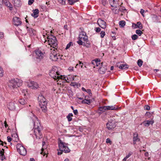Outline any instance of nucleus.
I'll return each mask as SVG.
<instances>
[{"mask_svg": "<svg viewBox=\"0 0 161 161\" xmlns=\"http://www.w3.org/2000/svg\"><path fill=\"white\" fill-rule=\"evenodd\" d=\"M67 145L68 143L63 142L60 139L58 140V145L59 149L57 150L58 155H61L63 152L67 153L70 152V150L69 148Z\"/></svg>", "mask_w": 161, "mask_h": 161, "instance_id": "obj_1", "label": "nucleus"}, {"mask_svg": "<svg viewBox=\"0 0 161 161\" xmlns=\"http://www.w3.org/2000/svg\"><path fill=\"white\" fill-rule=\"evenodd\" d=\"M35 118L37 119V121L34 122V135L36 139H40L42 137V134L41 132L42 127L41 124L36 117Z\"/></svg>", "mask_w": 161, "mask_h": 161, "instance_id": "obj_2", "label": "nucleus"}, {"mask_svg": "<svg viewBox=\"0 0 161 161\" xmlns=\"http://www.w3.org/2000/svg\"><path fill=\"white\" fill-rule=\"evenodd\" d=\"M22 85V81L18 78H13L9 80V87L12 90H18L17 88Z\"/></svg>", "mask_w": 161, "mask_h": 161, "instance_id": "obj_3", "label": "nucleus"}, {"mask_svg": "<svg viewBox=\"0 0 161 161\" xmlns=\"http://www.w3.org/2000/svg\"><path fill=\"white\" fill-rule=\"evenodd\" d=\"M38 98L40 106L42 111L44 113L46 112L47 110V103L46 98L41 94L39 95Z\"/></svg>", "mask_w": 161, "mask_h": 161, "instance_id": "obj_4", "label": "nucleus"}, {"mask_svg": "<svg viewBox=\"0 0 161 161\" xmlns=\"http://www.w3.org/2000/svg\"><path fill=\"white\" fill-rule=\"evenodd\" d=\"M47 40H46L45 42L47 41L48 44L50 45L51 47L56 48L58 47L57 40L56 37L54 35L50 34L47 37Z\"/></svg>", "mask_w": 161, "mask_h": 161, "instance_id": "obj_5", "label": "nucleus"}, {"mask_svg": "<svg viewBox=\"0 0 161 161\" xmlns=\"http://www.w3.org/2000/svg\"><path fill=\"white\" fill-rule=\"evenodd\" d=\"M57 73V68L56 67L54 66L49 72V75L51 77L54 79H61V76H56V73Z\"/></svg>", "mask_w": 161, "mask_h": 161, "instance_id": "obj_6", "label": "nucleus"}, {"mask_svg": "<svg viewBox=\"0 0 161 161\" xmlns=\"http://www.w3.org/2000/svg\"><path fill=\"white\" fill-rule=\"evenodd\" d=\"M17 151L21 155L25 156L27 153L26 149L21 144H18L16 145Z\"/></svg>", "mask_w": 161, "mask_h": 161, "instance_id": "obj_7", "label": "nucleus"}, {"mask_svg": "<svg viewBox=\"0 0 161 161\" xmlns=\"http://www.w3.org/2000/svg\"><path fill=\"white\" fill-rule=\"evenodd\" d=\"M49 58L52 61H57L58 58L57 55V54L55 50H53L50 53Z\"/></svg>", "mask_w": 161, "mask_h": 161, "instance_id": "obj_8", "label": "nucleus"}, {"mask_svg": "<svg viewBox=\"0 0 161 161\" xmlns=\"http://www.w3.org/2000/svg\"><path fill=\"white\" fill-rule=\"evenodd\" d=\"M106 126L108 130H112L116 127L115 121H108L106 124Z\"/></svg>", "mask_w": 161, "mask_h": 161, "instance_id": "obj_9", "label": "nucleus"}, {"mask_svg": "<svg viewBox=\"0 0 161 161\" xmlns=\"http://www.w3.org/2000/svg\"><path fill=\"white\" fill-rule=\"evenodd\" d=\"M107 69L105 65H103V62L101 63V66H99L98 71L101 74H104Z\"/></svg>", "mask_w": 161, "mask_h": 161, "instance_id": "obj_10", "label": "nucleus"}, {"mask_svg": "<svg viewBox=\"0 0 161 161\" xmlns=\"http://www.w3.org/2000/svg\"><path fill=\"white\" fill-rule=\"evenodd\" d=\"M99 25L101 28L105 29L106 27V24L105 21L101 19H99L97 21Z\"/></svg>", "mask_w": 161, "mask_h": 161, "instance_id": "obj_11", "label": "nucleus"}, {"mask_svg": "<svg viewBox=\"0 0 161 161\" xmlns=\"http://www.w3.org/2000/svg\"><path fill=\"white\" fill-rule=\"evenodd\" d=\"M36 54L37 55L36 58L37 59H41L44 57V54L40 50H38L35 51Z\"/></svg>", "mask_w": 161, "mask_h": 161, "instance_id": "obj_12", "label": "nucleus"}, {"mask_svg": "<svg viewBox=\"0 0 161 161\" xmlns=\"http://www.w3.org/2000/svg\"><path fill=\"white\" fill-rule=\"evenodd\" d=\"M13 21L14 25L16 26L20 25L22 23L20 19L17 17H14L13 18Z\"/></svg>", "mask_w": 161, "mask_h": 161, "instance_id": "obj_13", "label": "nucleus"}, {"mask_svg": "<svg viewBox=\"0 0 161 161\" xmlns=\"http://www.w3.org/2000/svg\"><path fill=\"white\" fill-rule=\"evenodd\" d=\"M133 140V143L134 144H135L136 143V142L140 141V139L138 137V134L137 133L135 132L134 133Z\"/></svg>", "mask_w": 161, "mask_h": 161, "instance_id": "obj_14", "label": "nucleus"}, {"mask_svg": "<svg viewBox=\"0 0 161 161\" xmlns=\"http://www.w3.org/2000/svg\"><path fill=\"white\" fill-rule=\"evenodd\" d=\"M83 95L85 97V99L81 101V103L89 105L92 102V100L88 99L87 98V97L85 96L84 94Z\"/></svg>", "mask_w": 161, "mask_h": 161, "instance_id": "obj_15", "label": "nucleus"}, {"mask_svg": "<svg viewBox=\"0 0 161 161\" xmlns=\"http://www.w3.org/2000/svg\"><path fill=\"white\" fill-rule=\"evenodd\" d=\"M109 3L111 7L116 8L118 5V2L116 0H108Z\"/></svg>", "mask_w": 161, "mask_h": 161, "instance_id": "obj_16", "label": "nucleus"}, {"mask_svg": "<svg viewBox=\"0 0 161 161\" xmlns=\"http://www.w3.org/2000/svg\"><path fill=\"white\" fill-rule=\"evenodd\" d=\"M154 123L153 120L152 119L151 120H146L144 121L140 125H142L143 123L144 126H148L150 124L152 125Z\"/></svg>", "mask_w": 161, "mask_h": 161, "instance_id": "obj_17", "label": "nucleus"}, {"mask_svg": "<svg viewBox=\"0 0 161 161\" xmlns=\"http://www.w3.org/2000/svg\"><path fill=\"white\" fill-rule=\"evenodd\" d=\"M8 109L11 110H13L15 109L16 106L13 102H10L8 105Z\"/></svg>", "mask_w": 161, "mask_h": 161, "instance_id": "obj_18", "label": "nucleus"}, {"mask_svg": "<svg viewBox=\"0 0 161 161\" xmlns=\"http://www.w3.org/2000/svg\"><path fill=\"white\" fill-rule=\"evenodd\" d=\"M104 108H106V110H117L118 109V108L117 106H106Z\"/></svg>", "mask_w": 161, "mask_h": 161, "instance_id": "obj_19", "label": "nucleus"}, {"mask_svg": "<svg viewBox=\"0 0 161 161\" xmlns=\"http://www.w3.org/2000/svg\"><path fill=\"white\" fill-rule=\"evenodd\" d=\"M33 13L31 14V16L33 17L34 18H37L38 16L39 11L37 9H36L33 10Z\"/></svg>", "mask_w": 161, "mask_h": 161, "instance_id": "obj_20", "label": "nucleus"}, {"mask_svg": "<svg viewBox=\"0 0 161 161\" xmlns=\"http://www.w3.org/2000/svg\"><path fill=\"white\" fill-rule=\"evenodd\" d=\"M27 30L28 32L29 33L31 36H33L35 34L36 31L32 28H29L28 27H26Z\"/></svg>", "mask_w": 161, "mask_h": 161, "instance_id": "obj_21", "label": "nucleus"}, {"mask_svg": "<svg viewBox=\"0 0 161 161\" xmlns=\"http://www.w3.org/2000/svg\"><path fill=\"white\" fill-rule=\"evenodd\" d=\"M152 21L154 22H160L158 17L155 14L152 15Z\"/></svg>", "mask_w": 161, "mask_h": 161, "instance_id": "obj_22", "label": "nucleus"}, {"mask_svg": "<svg viewBox=\"0 0 161 161\" xmlns=\"http://www.w3.org/2000/svg\"><path fill=\"white\" fill-rule=\"evenodd\" d=\"M134 25L136 27V28H138L140 29H142L143 28L142 25L141 23L140 22H138L136 24L133 23L132 24V26Z\"/></svg>", "mask_w": 161, "mask_h": 161, "instance_id": "obj_23", "label": "nucleus"}, {"mask_svg": "<svg viewBox=\"0 0 161 161\" xmlns=\"http://www.w3.org/2000/svg\"><path fill=\"white\" fill-rule=\"evenodd\" d=\"M13 3L14 6L17 7H19L21 5L20 0H14Z\"/></svg>", "mask_w": 161, "mask_h": 161, "instance_id": "obj_24", "label": "nucleus"}, {"mask_svg": "<svg viewBox=\"0 0 161 161\" xmlns=\"http://www.w3.org/2000/svg\"><path fill=\"white\" fill-rule=\"evenodd\" d=\"M3 2L5 6H7L8 7H9L10 10H12L13 8L12 5L8 0H3Z\"/></svg>", "mask_w": 161, "mask_h": 161, "instance_id": "obj_25", "label": "nucleus"}, {"mask_svg": "<svg viewBox=\"0 0 161 161\" xmlns=\"http://www.w3.org/2000/svg\"><path fill=\"white\" fill-rule=\"evenodd\" d=\"M106 106H103V107H99L98 110V113L99 115H100L103 112H105L106 110V108H104Z\"/></svg>", "mask_w": 161, "mask_h": 161, "instance_id": "obj_26", "label": "nucleus"}, {"mask_svg": "<svg viewBox=\"0 0 161 161\" xmlns=\"http://www.w3.org/2000/svg\"><path fill=\"white\" fill-rule=\"evenodd\" d=\"M129 66L126 64H121L118 67L120 69H125L129 68Z\"/></svg>", "mask_w": 161, "mask_h": 161, "instance_id": "obj_27", "label": "nucleus"}, {"mask_svg": "<svg viewBox=\"0 0 161 161\" xmlns=\"http://www.w3.org/2000/svg\"><path fill=\"white\" fill-rule=\"evenodd\" d=\"M73 116V114L71 113H69L67 116L66 118L68 119V120L69 122H70L72 120V118L71 117Z\"/></svg>", "mask_w": 161, "mask_h": 161, "instance_id": "obj_28", "label": "nucleus"}, {"mask_svg": "<svg viewBox=\"0 0 161 161\" xmlns=\"http://www.w3.org/2000/svg\"><path fill=\"white\" fill-rule=\"evenodd\" d=\"M19 103L22 105H24L26 103V101L24 99L21 98L19 100Z\"/></svg>", "mask_w": 161, "mask_h": 161, "instance_id": "obj_29", "label": "nucleus"}, {"mask_svg": "<svg viewBox=\"0 0 161 161\" xmlns=\"http://www.w3.org/2000/svg\"><path fill=\"white\" fill-rule=\"evenodd\" d=\"M125 22L124 20H121L119 22V24L121 27H123L125 25Z\"/></svg>", "mask_w": 161, "mask_h": 161, "instance_id": "obj_30", "label": "nucleus"}, {"mask_svg": "<svg viewBox=\"0 0 161 161\" xmlns=\"http://www.w3.org/2000/svg\"><path fill=\"white\" fill-rule=\"evenodd\" d=\"M83 45L87 48L90 47H91V44L89 42H84V44Z\"/></svg>", "mask_w": 161, "mask_h": 161, "instance_id": "obj_31", "label": "nucleus"}, {"mask_svg": "<svg viewBox=\"0 0 161 161\" xmlns=\"http://www.w3.org/2000/svg\"><path fill=\"white\" fill-rule=\"evenodd\" d=\"M33 85L32 86V89H37L38 87V85L37 83L36 82L33 81Z\"/></svg>", "mask_w": 161, "mask_h": 161, "instance_id": "obj_32", "label": "nucleus"}, {"mask_svg": "<svg viewBox=\"0 0 161 161\" xmlns=\"http://www.w3.org/2000/svg\"><path fill=\"white\" fill-rule=\"evenodd\" d=\"M86 36V33L84 31H81L79 35V38H82V36Z\"/></svg>", "mask_w": 161, "mask_h": 161, "instance_id": "obj_33", "label": "nucleus"}, {"mask_svg": "<svg viewBox=\"0 0 161 161\" xmlns=\"http://www.w3.org/2000/svg\"><path fill=\"white\" fill-rule=\"evenodd\" d=\"M96 62H96V63H97L96 66H99V67L100 66H101V64L100 63L101 61H100V59L99 58H96Z\"/></svg>", "mask_w": 161, "mask_h": 161, "instance_id": "obj_34", "label": "nucleus"}, {"mask_svg": "<svg viewBox=\"0 0 161 161\" xmlns=\"http://www.w3.org/2000/svg\"><path fill=\"white\" fill-rule=\"evenodd\" d=\"M142 63H143V61L141 59H139L137 61V64L138 66L139 67H141L142 66Z\"/></svg>", "mask_w": 161, "mask_h": 161, "instance_id": "obj_35", "label": "nucleus"}, {"mask_svg": "<svg viewBox=\"0 0 161 161\" xmlns=\"http://www.w3.org/2000/svg\"><path fill=\"white\" fill-rule=\"evenodd\" d=\"M81 40H83L84 41L87 42H88V37L87 36H82V38H80Z\"/></svg>", "mask_w": 161, "mask_h": 161, "instance_id": "obj_36", "label": "nucleus"}, {"mask_svg": "<svg viewBox=\"0 0 161 161\" xmlns=\"http://www.w3.org/2000/svg\"><path fill=\"white\" fill-rule=\"evenodd\" d=\"M136 34L140 36L143 33L142 31L140 30V29L136 30Z\"/></svg>", "mask_w": 161, "mask_h": 161, "instance_id": "obj_37", "label": "nucleus"}, {"mask_svg": "<svg viewBox=\"0 0 161 161\" xmlns=\"http://www.w3.org/2000/svg\"><path fill=\"white\" fill-rule=\"evenodd\" d=\"M78 39L79 40L77 42V43L79 45H83L84 44V42H83L82 41V40L80 39V38H78Z\"/></svg>", "mask_w": 161, "mask_h": 161, "instance_id": "obj_38", "label": "nucleus"}, {"mask_svg": "<svg viewBox=\"0 0 161 161\" xmlns=\"http://www.w3.org/2000/svg\"><path fill=\"white\" fill-rule=\"evenodd\" d=\"M138 38V36L136 34L133 35L131 36V38L133 40H135L137 39Z\"/></svg>", "mask_w": 161, "mask_h": 161, "instance_id": "obj_39", "label": "nucleus"}, {"mask_svg": "<svg viewBox=\"0 0 161 161\" xmlns=\"http://www.w3.org/2000/svg\"><path fill=\"white\" fill-rule=\"evenodd\" d=\"M146 116L148 117V118H151L152 116L151 114L149 112H147L145 114Z\"/></svg>", "mask_w": 161, "mask_h": 161, "instance_id": "obj_40", "label": "nucleus"}, {"mask_svg": "<svg viewBox=\"0 0 161 161\" xmlns=\"http://www.w3.org/2000/svg\"><path fill=\"white\" fill-rule=\"evenodd\" d=\"M144 110H149L150 109V107L148 105H145L144 107Z\"/></svg>", "mask_w": 161, "mask_h": 161, "instance_id": "obj_41", "label": "nucleus"}, {"mask_svg": "<svg viewBox=\"0 0 161 161\" xmlns=\"http://www.w3.org/2000/svg\"><path fill=\"white\" fill-rule=\"evenodd\" d=\"M105 35V32L104 31H102L100 33V36L101 38L104 37V36Z\"/></svg>", "mask_w": 161, "mask_h": 161, "instance_id": "obj_42", "label": "nucleus"}, {"mask_svg": "<svg viewBox=\"0 0 161 161\" xmlns=\"http://www.w3.org/2000/svg\"><path fill=\"white\" fill-rule=\"evenodd\" d=\"M119 10L120 11L123 12L124 11L126 10V9L124 7L120 6V8H119Z\"/></svg>", "mask_w": 161, "mask_h": 161, "instance_id": "obj_43", "label": "nucleus"}, {"mask_svg": "<svg viewBox=\"0 0 161 161\" xmlns=\"http://www.w3.org/2000/svg\"><path fill=\"white\" fill-rule=\"evenodd\" d=\"M33 81H31L30 82L28 83L27 85L29 87L31 88V89H32V86L33 85Z\"/></svg>", "mask_w": 161, "mask_h": 161, "instance_id": "obj_44", "label": "nucleus"}, {"mask_svg": "<svg viewBox=\"0 0 161 161\" xmlns=\"http://www.w3.org/2000/svg\"><path fill=\"white\" fill-rule=\"evenodd\" d=\"M71 44H72V42H69V43H68L66 46V47L65 48L66 49H68L70 47L71 45Z\"/></svg>", "mask_w": 161, "mask_h": 161, "instance_id": "obj_45", "label": "nucleus"}, {"mask_svg": "<svg viewBox=\"0 0 161 161\" xmlns=\"http://www.w3.org/2000/svg\"><path fill=\"white\" fill-rule=\"evenodd\" d=\"M94 30L96 32H99L101 31V29L99 27H95Z\"/></svg>", "mask_w": 161, "mask_h": 161, "instance_id": "obj_46", "label": "nucleus"}, {"mask_svg": "<svg viewBox=\"0 0 161 161\" xmlns=\"http://www.w3.org/2000/svg\"><path fill=\"white\" fill-rule=\"evenodd\" d=\"M106 143H109L111 145L112 143V142L110 140V139L109 138L107 139L106 140Z\"/></svg>", "mask_w": 161, "mask_h": 161, "instance_id": "obj_47", "label": "nucleus"}, {"mask_svg": "<svg viewBox=\"0 0 161 161\" xmlns=\"http://www.w3.org/2000/svg\"><path fill=\"white\" fill-rule=\"evenodd\" d=\"M45 142H43L42 143V151L44 150V149L46 148V147H45Z\"/></svg>", "mask_w": 161, "mask_h": 161, "instance_id": "obj_48", "label": "nucleus"}, {"mask_svg": "<svg viewBox=\"0 0 161 161\" xmlns=\"http://www.w3.org/2000/svg\"><path fill=\"white\" fill-rule=\"evenodd\" d=\"M86 92L88 93L90 96H92V94L91 92V90L90 89H87Z\"/></svg>", "mask_w": 161, "mask_h": 161, "instance_id": "obj_49", "label": "nucleus"}, {"mask_svg": "<svg viewBox=\"0 0 161 161\" xmlns=\"http://www.w3.org/2000/svg\"><path fill=\"white\" fill-rule=\"evenodd\" d=\"M66 0H59V1L62 5H64L65 4V2Z\"/></svg>", "mask_w": 161, "mask_h": 161, "instance_id": "obj_50", "label": "nucleus"}, {"mask_svg": "<svg viewBox=\"0 0 161 161\" xmlns=\"http://www.w3.org/2000/svg\"><path fill=\"white\" fill-rule=\"evenodd\" d=\"M3 0H0V9L2 8L3 5Z\"/></svg>", "mask_w": 161, "mask_h": 161, "instance_id": "obj_51", "label": "nucleus"}, {"mask_svg": "<svg viewBox=\"0 0 161 161\" xmlns=\"http://www.w3.org/2000/svg\"><path fill=\"white\" fill-rule=\"evenodd\" d=\"M133 154V153L131 152H130L126 156V158H128L130 156H131Z\"/></svg>", "mask_w": 161, "mask_h": 161, "instance_id": "obj_52", "label": "nucleus"}, {"mask_svg": "<svg viewBox=\"0 0 161 161\" xmlns=\"http://www.w3.org/2000/svg\"><path fill=\"white\" fill-rule=\"evenodd\" d=\"M1 156V160L2 161H3L4 159H6V157L4 155V154H2V155Z\"/></svg>", "mask_w": 161, "mask_h": 161, "instance_id": "obj_53", "label": "nucleus"}, {"mask_svg": "<svg viewBox=\"0 0 161 161\" xmlns=\"http://www.w3.org/2000/svg\"><path fill=\"white\" fill-rule=\"evenodd\" d=\"M96 62H96V59H95L92 60V64L93 65L96 66V64H97Z\"/></svg>", "mask_w": 161, "mask_h": 161, "instance_id": "obj_54", "label": "nucleus"}, {"mask_svg": "<svg viewBox=\"0 0 161 161\" xmlns=\"http://www.w3.org/2000/svg\"><path fill=\"white\" fill-rule=\"evenodd\" d=\"M102 3L103 5L105 6L107 3V1L106 0H102Z\"/></svg>", "mask_w": 161, "mask_h": 161, "instance_id": "obj_55", "label": "nucleus"}, {"mask_svg": "<svg viewBox=\"0 0 161 161\" xmlns=\"http://www.w3.org/2000/svg\"><path fill=\"white\" fill-rule=\"evenodd\" d=\"M34 0H29L28 1V4L29 5H31L34 2Z\"/></svg>", "mask_w": 161, "mask_h": 161, "instance_id": "obj_56", "label": "nucleus"}, {"mask_svg": "<svg viewBox=\"0 0 161 161\" xmlns=\"http://www.w3.org/2000/svg\"><path fill=\"white\" fill-rule=\"evenodd\" d=\"M73 113L75 115H77L78 114V112L77 109H75L73 110Z\"/></svg>", "mask_w": 161, "mask_h": 161, "instance_id": "obj_57", "label": "nucleus"}, {"mask_svg": "<svg viewBox=\"0 0 161 161\" xmlns=\"http://www.w3.org/2000/svg\"><path fill=\"white\" fill-rule=\"evenodd\" d=\"M68 3L69 4L72 5L74 4L72 0H68Z\"/></svg>", "mask_w": 161, "mask_h": 161, "instance_id": "obj_58", "label": "nucleus"}, {"mask_svg": "<svg viewBox=\"0 0 161 161\" xmlns=\"http://www.w3.org/2000/svg\"><path fill=\"white\" fill-rule=\"evenodd\" d=\"M7 140L8 142H10L12 140V138L10 136H8L7 137Z\"/></svg>", "mask_w": 161, "mask_h": 161, "instance_id": "obj_59", "label": "nucleus"}, {"mask_svg": "<svg viewBox=\"0 0 161 161\" xmlns=\"http://www.w3.org/2000/svg\"><path fill=\"white\" fill-rule=\"evenodd\" d=\"M3 69L2 68H0V76H2L3 75Z\"/></svg>", "mask_w": 161, "mask_h": 161, "instance_id": "obj_60", "label": "nucleus"}, {"mask_svg": "<svg viewBox=\"0 0 161 161\" xmlns=\"http://www.w3.org/2000/svg\"><path fill=\"white\" fill-rule=\"evenodd\" d=\"M144 12H145V11L143 9H141L140 13L143 16H144L143 13Z\"/></svg>", "mask_w": 161, "mask_h": 161, "instance_id": "obj_61", "label": "nucleus"}, {"mask_svg": "<svg viewBox=\"0 0 161 161\" xmlns=\"http://www.w3.org/2000/svg\"><path fill=\"white\" fill-rule=\"evenodd\" d=\"M71 85L73 86H77V84L76 82H72L71 83Z\"/></svg>", "mask_w": 161, "mask_h": 161, "instance_id": "obj_62", "label": "nucleus"}, {"mask_svg": "<svg viewBox=\"0 0 161 161\" xmlns=\"http://www.w3.org/2000/svg\"><path fill=\"white\" fill-rule=\"evenodd\" d=\"M27 91L25 90H23L22 91V93H23V95L24 96H25V92H27Z\"/></svg>", "mask_w": 161, "mask_h": 161, "instance_id": "obj_63", "label": "nucleus"}, {"mask_svg": "<svg viewBox=\"0 0 161 161\" xmlns=\"http://www.w3.org/2000/svg\"><path fill=\"white\" fill-rule=\"evenodd\" d=\"M3 37V32H0V39H2Z\"/></svg>", "mask_w": 161, "mask_h": 161, "instance_id": "obj_64", "label": "nucleus"}]
</instances>
